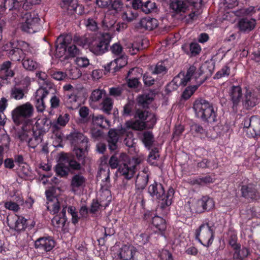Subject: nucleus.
Returning <instances> with one entry per match:
<instances>
[{"label":"nucleus","instance_id":"69168bd1","mask_svg":"<svg viewBox=\"0 0 260 260\" xmlns=\"http://www.w3.org/2000/svg\"><path fill=\"white\" fill-rule=\"evenodd\" d=\"M64 208H65L66 210H67L68 213L72 216L73 223L74 224L77 223L78 221V217L75 207L73 206H69L68 207H64Z\"/></svg>","mask_w":260,"mask_h":260},{"label":"nucleus","instance_id":"13d9d810","mask_svg":"<svg viewBox=\"0 0 260 260\" xmlns=\"http://www.w3.org/2000/svg\"><path fill=\"white\" fill-rule=\"evenodd\" d=\"M225 9V8L224 9ZM225 10H223L222 12H221L220 10V12L221 13H224L223 16L220 18L222 21L223 20H226L228 21L231 23H233L236 19V16L235 13L231 11H228L226 12H225Z\"/></svg>","mask_w":260,"mask_h":260},{"label":"nucleus","instance_id":"6e6d98bb","mask_svg":"<svg viewBox=\"0 0 260 260\" xmlns=\"http://www.w3.org/2000/svg\"><path fill=\"white\" fill-rule=\"evenodd\" d=\"M42 141V136L39 134L38 136L33 135L28 140L27 144L29 147L35 148Z\"/></svg>","mask_w":260,"mask_h":260},{"label":"nucleus","instance_id":"c756f323","mask_svg":"<svg viewBox=\"0 0 260 260\" xmlns=\"http://www.w3.org/2000/svg\"><path fill=\"white\" fill-rule=\"evenodd\" d=\"M60 5L62 9L67 11L69 14H73L77 7V1L76 0H61Z\"/></svg>","mask_w":260,"mask_h":260},{"label":"nucleus","instance_id":"6ab92c4d","mask_svg":"<svg viewBox=\"0 0 260 260\" xmlns=\"http://www.w3.org/2000/svg\"><path fill=\"white\" fill-rule=\"evenodd\" d=\"M230 244L235 250L233 254V260H242L247 257L250 253L249 250L246 247L240 248V246L236 243L234 238L230 241Z\"/></svg>","mask_w":260,"mask_h":260},{"label":"nucleus","instance_id":"b1692460","mask_svg":"<svg viewBox=\"0 0 260 260\" xmlns=\"http://www.w3.org/2000/svg\"><path fill=\"white\" fill-rule=\"evenodd\" d=\"M26 221L24 217L19 216H16L12 219H8L10 226L17 231L23 230L26 228Z\"/></svg>","mask_w":260,"mask_h":260},{"label":"nucleus","instance_id":"37998d69","mask_svg":"<svg viewBox=\"0 0 260 260\" xmlns=\"http://www.w3.org/2000/svg\"><path fill=\"white\" fill-rule=\"evenodd\" d=\"M66 213V209L63 208L61 211V217L60 216L56 215L52 219V223L54 226L59 228L64 225L66 220L65 218Z\"/></svg>","mask_w":260,"mask_h":260},{"label":"nucleus","instance_id":"680f3d73","mask_svg":"<svg viewBox=\"0 0 260 260\" xmlns=\"http://www.w3.org/2000/svg\"><path fill=\"white\" fill-rule=\"evenodd\" d=\"M155 7L154 2L148 1L141 5V9L144 13L148 14L153 10Z\"/></svg>","mask_w":260,"mask_h":260},{"label":"nucleus","instance_id":"bf43d9fd","mask_svg":"<svg viewBox=\"0 0 260 260\" xmlns=\"http://www.w3.org/2000/svg\"><path fill=\"white\" fill-rule=\"evenodd\" d=\"M143 142L146 147L149 149L153 142V137L152 133L146 132L143 134Z\"/></svg>","mask_w":260,"mask_h":260},{"label":"nucleus","instance_id":"4be33fe9","mask_svg":"<svg viewBox=\"0 0 260 260\" xmlns=\"http://www.w3.org/2000/svg\"><path fill=\"white\" fill-rule=\"evenodd\" d=\"M86 179L81 174H76L73 176L71 182V190L76 193L83 187L85 183Z\"/></svg>","mask_w":260,"mask_h":260},{"label":"nucleus","instance_id":"a211bd4d","mask_svg":"<svg viewBox=\"0 0 260 260\" xmlns=\"http://www.w3.org/2000/svg\"><path fill=\"white\" fill-rule=\"evenodd\" d=\"M54 241L51 237H42L36 241L35 247L40 250L50 251L54 246Z\"/></svg>","mask_w":260,"mask_h":260},{"label":"nucleus","instance_id":"ddd939ff","mask_svg":"<svg viewBox=\"0 0 260 260\" xmlns=\"http://www.w3.org/2000/svg\"><path fill=\"white\" fill-rule=\"evenodd\" d=\"M244 128H246L247 135L249 137L260 136V117L253 116L244 119L242 123Z\"/></svg>","mask_w":260,"mask_h":260},{"label":"nucleus","instance_id":"9d476101","mask_svg":"<svg viewBox=\"0 0 260 260\" xmlns=\"http://www.w3.org/2000/svg\"><path fill=\"white\" fill-rule=\"evenodd\" d=\"M70 140L74 153L79 159L82 158L88 147V139L82 133L75 132L71 134Z\"/></svg>","mask_w":260,"mask_h":260},{"label":"nucleus","instance_id":"e433bc0d","mask_svg":"<svg viewBox=\"0 0 260 260\" xmlns=\"http://www.w3.org/2000/svg\"><path fill=\"white\" fill-rule=\"evenodd\" d=\"M69 172L70 170L63 159V156H60L59 162L56 167V174L63 177L67 175Z\"/></svg>","mask_w":260,"mask_h":260},{"label":"nucleus","instance_id":"5fc2aeb1","mask_svg":"<svg viewBox=\"0 0 260 260\" xmlns=\"http://www.w3.org/2000/svg\"><path fill=\"white\" fill-rule=\"evenodd\" d=\"M17 201V203L11 201L6 202L5 204V208L15 212L18 211L20 208L19 204H22L23 203V201L21 198H19Z\"/></svg>","mask_w":260,"mask_h":260},{"label":"nucleus","instance_id":"39448f33","mask_svg":"<svg viewBox=\"0 0 260 260\" xmlns=\"http://www.w3.org/2000/svg\"><path fill=\"white\" fill-rule=\"evenodd\" d=\"M109 174L110 170L109 168L107 169L101 168L97 176V177L101 179L102 181L101 188L99 192V201L101 202V206L104 208L109 205L112 199L111 192L109 189L110 186Z\"/></svg>","mask_w":260,"mask_h":260},{"label":"nucleus","instance_id":"6e6552de","mask_svg":"<svg viewBox=\"0 0 260 260\" xmlns=\"http://www.w3.org/2000/svg\"><path fill=\"white\" fill-rule=\"evenodd\" d=\"M193 108L197 117L204 120L215 121V112L212 106L207 101L203 99L196 100Z\"/></svg>","mask_w":260,"mask_h":260},{"label":"nucleus","instance_id":"3c124183","mask_svg":"<svg viewBox=\"0 0 260 260\" xmlns=\"http://www.w3.org/2000/svg\"><path fill=\"white\" fill-rule=\"evenodd\" d=\"M113 102L111 98L106 97L101 103V109L106 113L110 114L113 108Z\"/></svg>","mask_w":260,"mask_h":260},{"label":"nucleus","instance_id":"8fccbe9b","mask_svg":"<svg viewBox=\"0 0 260 260\" xmlns=\"http://www.w3.org/2000/svg\"><path fill=\"white\" fill-rule=\"evenodd\" d=\"M22 64L23 67L27 70L32 71L37 69L39 64L32 58L25 57L23 58Z\"/></svg>","mask_w":260,"mask_h":260},{"label":"nucleus","instance_id":"9b49d317","mask_svg":"<svg viewBox=\"0 0 260 260\" xmlns=\"http://www.w3.org/2000/svg\"><path fill=\"white\" fill-rule=\"evenodd\" d=\"M195 237L203 246L209 247L213 241L214 232L208 223H203L196 230Z\"/></svg>","mask_w":260,"mask_h":260},{"label":"nucleus","instance_id":"603ef678","mask_svg":"<svg viewBox=\"0 0 260 260\" xmlns=\"http://www.w3.org/2000/svg\"><path fill=\"white\" fill-rule=\"evenodd\" d=\"M238 5L237 0H220L219 4L220 11L222 12V10L225 8H232Z\"/></svg>","mask_w":260,"mask_h":260},{"label":"nucleus","instance_id":"052dcab7","mask_svg":"<svg viewBox=\"0 0 260 260\" xmlns=\"http://www.w3.org/2000/svg\"><path fill=\"white\" fill-rule=\"evenodd\" d=\"M203 201L205 211L210 210L214 207V202L213 199L209 196H203Z\"/></svg>","mask_w":260,"mask_h":260},{"label":"nucleus","instance_id":"393cba45","mask_svg":"<svg viewBox=\"0 0 260 260\" xmlns=\"http://www.w3.org/2000/svg\"><path fill=\"white\" fill-rule=\"evenodd\" d=\"M11 62L10 61L4 62L1 66L0 74L2 76L0 80L4 83L8 77H12L14 76L13 71L10 69Z\"/></svg>","mask_w":260,"mask_h":260},{"label":"nucleus","instance_id":"a19ab883","mask_svg":"<svg viewBox=\"0 0 260 260\" xmlns=\"http://www.w3.org/2000/svg\"><path fill=\"white\" fill-rule=\"evenodd\" d=\"M92 122L94 125L101 127L106 128L110 126L109 121L102 115L93 116Z\"/></svg>","mask_w":260,"mask_h":260},{"label":"nucleus","instance_id":"f3484780","mask_svg":"<svg viewBox=\"0 0 260 260\" xmlns=\"http://www.w3.org/2000/svg\"><path fill=\"white\" fill-rule=\"evenodd\" d=\"M47 199V209L53 214L57 213L60 208L58 199L53 195L52 189H48L45 192Z\"/></svg>","mask_w":260,"mask_h":260},{"label":"nucleus","instance_id":"4468645a","mask_svg":"<svg viewBox=\"0 0 260 260\" xmlns=\"http://www.w3.org/2000/svg\"><path fill=\"white\" fill-rule=\"evenodd\" d=\"M136 248L132 245H125L113 254V260H135Z\"/></svg>","mask_w":260,"mask_h":260},{"label":"nucleus","instance_id":"864d4df0","mask_svg":"<svg viewBox=\"0 0 260 260\" xmlns=\"http://www.w3.org/2000/svg\"><path fill=\"white\" fill-rule=\"evenodd\" d=\"M258 12L257 18L260 19V8L250 6L241 10V13L245 15H253Z\"/></svg>","mask_w":260,"mask_h":260},{"label":"nucleus","instance_id":"2eb2a0df","mask_svg":"<svg viewBox=\"0 0 260 260\" xmlns=\"http://www.w3.org/2000/svg\"><path fill=\"white\" fill-rule=\"evenodd\" d=\"M138 164V160L133 158L127 161V162H124L123 165L119 167V171L124 178L129 179L135 173Z\"/></svg>","mask_w":260,"mask_h":260},{"label":"nucleus","instance_id":"09e8293b","mask_svg":"<svg viewBox=\"0 0 260 260\" xmlns=\"http://www.w3.org/2000/svg\"><path fill=\"white\" fill-rule=\"evenodd\" d=\"M137 16V10L133 9H127L122 14V19L128 22L135 19Z\"/></svg>","mask_w":260,"mask_h":260},{"label":"nucleus","instance_id":"a878e982","mask_svg":"<svg viewBox=\"0 0 260 260\" xmlns=\"http://www.w3.org/2000/svg\"><path fill=\"white\" fill-rule=\"evenodd\" d=\"M70 119V116L67 113L60 114L56 121L53 122L52 124V128L53 132L54 133L55 131L64 127L69 122Z\"/></svg>","mask_w":260,"mask_h":260},{"label":"nucleus","instance_id":"423d86ee","mask_svg":"<svg viewBox=\"0 0 260 260\" xmlns=\"http://www.w3.org/2000/svg\"><path fill=\"white\" fill-rule=\"evenodd\" d=\"M111 38L108 33H99L93 38L90 42L87 41L86 45L88 46L91 52L96 55H100L107 50Z\"/></svg>","mask_w":260,"mask_h":260},{"label":"nucleus","instance_id":"1a4fd4ad","mask_svg":"<svg viewBox=\"0 0 260 260\" xmlns=\"http://www.w3.org/2000/svg\"><path fill=\"white\" fill-rule=\"evenodd\" d=\"M33 112V107L30 104L26 103L17 107L13 110L12 113L13 120L17 124H25L27 121L33 123L34 121L30 119Z\"/></svg>","mask_w":260,"mask_h":260},{"label":"nucleus","instance_id":"c03bdc74","mask_svg":"<svg viewBox=\"0 0 260 260\" xmlns=\"http://www.w3.org/2000/svg\"><path fill=\"white\" fill-rule=\"evenodd\" d=\"M203 202V197L200 200H193L190 206L191 212L198 213H201L204 212L205 210Z\"/></svg>","mask_w":260,"mask_h":260},{"label":"nucleus","instance_id":"338daca9","mask_svg":"<svg viewBox=\"0 0 260 260\" xmlns=\"http://www.w3.org/2000/svg\"><path fill=\"white\" fill-rule=\"evenodd\" d=\"M4 6L5 9H8L11 10L13 9H18L21 6L18 5L17 2H14V0H4Z\"/></svg>","mask_w":260,"mask_h":260},{"label":"nucleus","instance_id":"774afa93","mask_svg":"<svg viewBox=\"0 0 260 260\" xmlns=\"http://www.w3.org/2000/svg\"><path fill=\"white\" fill-rule=\"evenodd\" d=\"M142 47L139 43L137 42L134 44H129L126 47V49H128V51L132 55L136 54L139 50Z\"/></svg>","mask_w":260,"mask_h":260},{"label":"nucleus","instance_id":"7c9ffc66","mask_svg":"<svg viewBox=\"0 0 260 260\" xmlns=\"http://www.w3.org/2000/svg\"><path fill=\"white\" fill-rule=\"evenodd\" d=\"M106 94V92L104 89H96L92 91L90 96L89 98V104L90 105L94 107L95 103L99 102L103 96Z\"/></svg>","mask_w":260,"mask_h":260},{"label":"nucleus","instance_id":"5701e85b","mask_svg":"<svg viewBox=\"0 0 260 260\" xmlns=\"http://www.w3.org/2000/svg\"><path fill=\"white\" fill-rule=\"evenodd\" d=\"M127 63V57L126 56H122L108 63L107 67H105V69L109 71L113 70L116 72L121 68L125 66Z\"/></svg>","mask_w":260,"mask_h":260},{"label":"nucleus","instance_id":"a18cd8bd","mask_svg":"<svg viewBox=\"0 0 260 260\" xmlns=\"http://www.w3.org/2000/svg\"><path fill=\"white\" fill-rule=\"evenodd\" d=\"M152 224L161 233H162L166 228L165 220L162 218L158 216H155L152 218Z\"/></svg>","mask_w":260,"mask_h":260},{"label":"nucleus","instance_id":"0eeeda50","mask_svg":"<svg viewBox=\"0 0 260 260\" xmlns=\"http://www.w3.org/2000/svg\"><path fill=\"white\" fill-rule=\"evenodd\" d=\"M148 192L153 198L159 200L161 206L164 208L172 204L174 190L170 188L166 194L165 193L164 188L160 183L154 182L148 188Z\"/></svg>","mask_w":260,"mask_h":260},{"label":"nucleus","instance_id":"f704fd0d","mask_svg":"<svg viewBox=\"0 0 260 260\" xmlns=\"http://www.w3.org/2000/svg\"><path fill=\"white\" fill-rule=\"evenodd\" d=\"M64 103L66 107L70 109H75L79 105L77 101V96L74 93L67 94L64 98Z\"/></svg>","mask_w":260,"mask_h":260},{"label":"nucleus","instance_id":"bb28decb","mask_svg":"<svg viewBox=\"0 0 260 260\" xmlns=\"http://www.w3.org/2000/svg\"><path fill=\"white\" fill-rule=\"evenodd\" d=\"M238 24L241 31L249 32L255 27L256 21L254 19L243 18L239 21Z\"/></svg>","mask_w":260,"mask_h":260},{"label":"nucleus","instance_id":"dca6fc26","mask_svg":"<svg viewBox=\"0 0 260 260\" xmlns=\"http://www.w3.org/2000/svg\"><path fill=\"white\" fill-rule=\"evenodd\" d=\"M48 94V90L44 87H40L36 91L34 102L38 111L42 112L45 110V106L44 100Z\"/></svg>","mask_w":260,"mask_h":260},{"label":"nucleus","instance_id":"7ed1b4c3","mask_svg":"<svg viewBox=\"0 0 260 260\" xmlns=\"http://www.w3.org/2000/svg\"><path fill=\"white\" fill-rule=\"evenodd\" d=\"M2 50L7 52L8 57L13 61H20L24 58V52H30L29 45L22 41L0 43Z\"/></svg>","mask_w":260,"mask_h":260},{"label":"nucleus","instance_id":"4d7b16f0","mask_svg":"<svg viewBox=\"0 0 260 260\" xmlns=\"http://www.w3.org/2000/svg\"><path fill=\"white\" fill-rule=\"evenodd\" d=\"M67 76L72 79H76L79 78L81 75L80 71L75 67H72L67 71Z\"/></svg>","mask_w":260,"mask_h":260},{"label":"nucleus","instance_id":"f03ea898","mask_svg":"<svg viewBox=\"0 0 260 260\" xmlns=\"http://www.w3.org/2000/svg\"><path fill=\"white\" fill-rule=\"evenodd\" d=\"M87 44V39L85 37H74L73 40L70 36H59L56 40L55 56L60 58L64 56V58L75 57L79 55L80 50L77 45L85 47Z\"/></svg>","mask_w":260,"mask_h":260},{"label":"nucleus","instance_id":"79ce46f5","mask_svg":"<svg viewBox=\"0 0 260 260\" xmlns=\"http://www.w3.org/2000/svg\"><path fill=\"white\" fill-rule=\"evenodd\" d=\"M230 96L234 105H237L242 96L241 88L239 86H233L231 88Z\"/></svg>","mask_w":260,"mask_h":260},{"label":"nucleus","instance_id":"4c0bfd02","mask_svg":"<svg viewBox=\"0 0 260 260\" xmlns=\"http://www.w3.org/2000/svg\"><path fill=\"white\" fill-rule=\"evenodd\" d=\"M170 7L172 10L177 12H184L187 10H189V6H187L185 1L176 0L172 1L171 3Z\"/></svg>","mask_w":260,"mask_h":260},{"label":"nucleus","instance_id":"de8ad7c7","mask_svg":"<svg viewBox=\"0 0 260 260\" xmlns=\"http://www.w3.org/2000/svg\"><path fill=\"white\" fill-rule=\"evenodd\" d=\"M148 181V174L143 172L141 174H139L136 180V185L139 189L144 188Z\"/></svg>","mask_w":260,"mask_h":260},{"label":"nucleus","instance_id":"58836bf2","mask_svg":"<svg viewBox=\"0 0 260 260\" xmlns=\"http://www.w3.org/2000/svg\"><path fill=\"white\" fill-rule=\"evenodd\" d=\"M118 139L117 132L115 129H111L109 131L108 143L109 148L111 151L116 149Z\"/></svg>","mask_w":260,"mask_h":260},{"label":"nucleus","instance_id":"0e129e2a","mask_svg":"<svg viewBox=\"0 0 260 260\" xmlns=\"http://www.w3.org/2000/svg\"><path fill=\"white\" fill-rule=\"evenodd\" d=\"M230 73V68L228 66H224L216 73L214 76V79H220L222 77H228Z\"/></svg>","mask_w":260,"mask_h":260},{"label":"nucleus","instance_id":"f8f14e48","mask_svg":"<svg viewBox=\"0 0 260 260\" xmlns=\"http://www.w3.org/2000/svg\"><path fill=\"white\" fill-rule=\"evenodd\" d=\"M40 18L35 12H26L21 18V28L25 32L34 33L37 31Z\"/></svg>","mask_w":260,"mask_h":260},{"label":"nucleus","instance_id":"49530a36","mask_svg":"<svg viewBox=\"0 0 260 260\" xmlns=\"http://www.w3.org/2000/svg\"><path fill=\"white\" fill-rule=\"evenodd\" d=\"M190 133L194 137H198L206 133L205 130L200 124L192 122L190 124Z\"/></svg>","mask_w":260,"mask_h":260},{"label":"nucleus","instance_id":"aec40b11","mask_svg":"<svg viewBox=\"0 0 260 260\" xmlns=\"http://www.w3.org/2000/svg\"><path fill=\"white\" fill-rule=\"evenodd\" d=\"M34 127L33 123L28 121L26 123L22 124V129L18 133V137L21 141L28 142L34 134Z\"/></svg>","mask_w":260,"mask_h":260},{"label":"nucleus","instance_id":"20e7f679","mask_svg":"<svg viewBox=\"0 0 260 260\" xmlns=\"http://www.w3.org/2000/svg\"><path fill=\"white\" fill-rule=\"evenodd\" d=\"M135 117L139 119L135 121H128L126 122L127 127L135 130H142L145 128L153 127L156 121L155 115L148 112L138 110L136 113Z\"/></svg>","mask_w":260,"mask_h":260},{"label":"nucleus","instance_id":"c9c22d12","mask_svg":"<svg viewBox=\"0 0 260 260\" xmlns=\"http://www.w3.org/2000/svg\"><path fill=\"white\" fill-rule=\"evenodd\" d=\"M242 196L247 199H253L256 197V191L253 185L243 186L241 188Z\"/></svg>","mask_w":260,"mask_h":260},{"label":"nucleus","instance_id":"cd10ccee","mask_svg":"<svg viewBox=\"0 0 260 260\" xmlns=\"http://www.w3.org/2000/svg\"><path fill=\"white\" fill-rule=\"evenodd\" d=\"M182 49L187 54L196 56L201 52V47L197 43H191L189 45L184 44L182 45Z\"/></svg>","mask_w":260,"mask_h":260},{"label":"nucleus","instance_id":"2f4dec72","mask_svg":"<svg viewBox=\"0 0 260 260\" xmlns=\"http://www.w3.org/2000/svg\"><path fill=\"white\" fill-rule=\"evenodd\" d=\"M52 123L49 118L43 117L36 121L35 126L39 130L45 131L52 127Z\"/></svg>","mask_w":260,"mask_h":260},{"label":"nucleus","instance_id":"f257e3e1","mask_svg":"<svg viewBox=\"0 0 260 260\" xmlns=\"http://www.w3.org/2000/svg\"><path fill=\"white\" fill-rule=\"evenodd\" d=\"M202 67L197 68L195 66H191L185 75L184 73H180L176 76L170 84H174L177 87L179 86H185L187 82L194 79L196 82L197 85L187 87L183 92L182 98L184 100L188 99L197 89L198 87L202 84L205 80V78L202 77L203 70Z\"/></svg>","mask_w":260,"mask_h":260},{"label":"nucleus","instance_id":"c85d7f7f","mask_svg":"<svg viewBox=\"0 0 260 260\" xmlns=\"http://www.w3.org/2000/svg\"><path fill=\"white\" fill-rule=\"evenodd\" d=\"M244 98V105L247 108L253 107L257 103V96L254 92L246 90Z\"/></svg>","mask_w":260,"mask_h":260},{"label":"nucleus","instance_id":"412c9836","mask_svg":"<svg viewBox=\"0 0 260 260\" xmlns=\"http://www.w3.org/2000/svg\"><path fill=\"white\" fill-rule=\"evenodd\" d=\"M142 74V69L135 68L132 69L128 73L127 84L130 87H135L139 83L138 78Z\"/></svg>","mask_w":260,"mask_h":260},{"label":"nucleus","instance_id":"e2e57ef3","mask_svg":"<svg viewBox=\"0 0 260 260\" xmlns=\"http://www.w3.org/2000/svg\"><path fill=\"white\" fill-rule=\"evenodd\" d=\"M111 7L112 9L110 10V11H112V13L115 14L121 11L123 8V4L121 0H115L111 4Z\"/></svg>","mask_w":260,"mask_h":260},{"label":"nucleus","instance_id":"ea45409f","mask_svg":"<svg viewBox=\"0 0 260 260\" xmlns=\"http://www.w3.org/2000/svg\"><path fill=\"white\" fill-rule=\"evenodd\" d=\"M214 179L210 176L190 179L189 183L191 185L203 186L213 182Z\"/></svg>","mask_w":260,"mask_h":260},{"label":"nucleus","instance_id":"473e14b6","mask_svg":"<svg viewBox=\"0 0 260 260\" xmlns=\"http://www.w3.org/2000/svg\"><path fill=\"white\" fill-rule=\"evenodd\" d=\"M140 24L142 27L146 29L152 30L157 26L158 21L155 18L145 17L140 20Z\"/></svg>","mask_w":260,"mask_h":260},{"label":"nucleus","instance_id":"72a5a7b5","mask_svg":"<svg viewBox=\"0 0 260 260\" xmlns=\"http://www.w3.org/2000/svg\"><path fill=\"white\" fill-rule=\"evenodd\" d=\"M154 99L153 93L151 92L145 93L138 97L137 101L139 105L144 108L147 107Z\"/></svg>","mask_w":260,"mask_h":260}]
</instances>
